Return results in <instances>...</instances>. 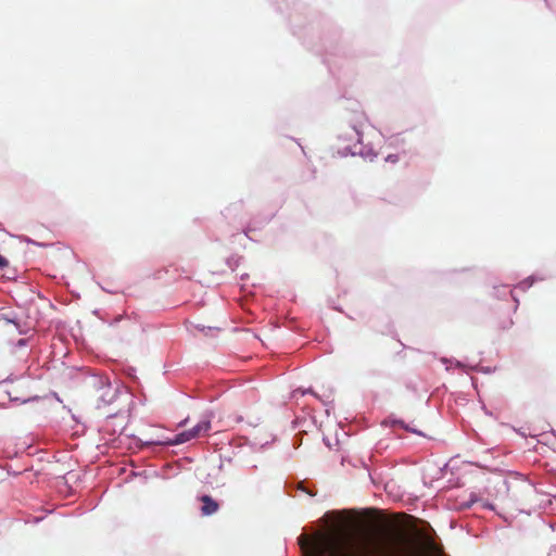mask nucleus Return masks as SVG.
I'll return each instance as SVG.
<instances>
[{"mask_svg":"<svg viewBox=\"0 0 556 556\" xmlns=\"http://www.w3.org/2000/svg\"><path fill=\"white\" fill-rule=\"evenodd\" d=\"M299 545L303 556H414L409 540L402 532L393 533L383 546L371 549L368 545L355 546L341 531H317L301 534Z\"/></svg>","mask_w":556,"mask_h":556,"instance_id":"f257e3e1","label":"nucleus"},{"mask_svg":"<svg viewBox=\"0 0 556 556\" xmlns=\"http://www.w3.org/2000/svg\"><path fill=\"white\" fill-rule=\"evenodd\" d=\"M211 430L210 419H204L198 422L193 428L176 434L173 439L167 440H148L146 445H179L206 434Z\"/></svg>","mask_w":556,"mask_h":556,"instance_id":"f03ea898","label":"nucleus"},{"mask_svg":"<svg viewBox=\"0 0 556 556\" xmlns=\"http://www.w3.org/2000/svg\"><path fill=\"white\" fill-rule=\"evenodd\" d=\"M202 503L201 514L203 516H211L218 511L219 504L210 495H202L199 498Z\"/></svg>","mask_w":556,"mask_h":556,"instance_id":"7ed1b4c3","label":"nucleus"},{"mask_svg":"<svg viewBox=\"0 0 556 556\" xmlns=\"http://www.w3.org/2000/svg\"><path fill=\"white\" fill-rule=\"evenodd\" d=\"M9 266L8 260L0 254V268H4Z\"/></svg>","mask_w":556,"mask_h":556,"instance_id":"20e7f679","label":"nucleus"},{"mask_svg":"<svg viewBox=\"0 0 556 556\" xmlns=\"http://www.w3.org/2000/svg\"><path fill=\"white\" fill-rule=\"evenodd\" d=\"M387 161H390V162H393V163H394V162H396V161H397V156H396V155H389V156L387 157Z\"/></svg>","mask_w":556,"mask_h":556,"instance_id":"39448f33","label":"nucleus"},{"mask_svg":"<svg viewBox=\"0 0 556 556\" xmlns=\"http://www.w3.org/2000/svg\"><path fill=\"white\" fill-rule=\"evenodd\" d=\"M188 422V418L181 420L179 424H178V427L181 428V427H185Z\"/></svg>","mask_w":556,"mask_h":556,"instance_id":"423d86ee","label":"nucleus"},{"mask_svg":"<svg viewBox=\"0 0 556 556\" xmlns=\"http://www.w3.org/2000/svg\"><path fill=\"white\" fill-rule=\"evenodd\" d=\"M427 544H428L429 548H431V549L433 548L434 543H433L432 539H428Z\"/></svg>","mask_w":556,"mask_h":556,"instance_id":"0eeeda50","label":"nucleus"}]
</instances>
